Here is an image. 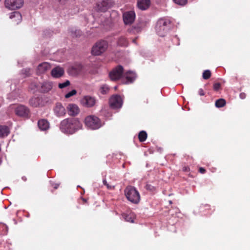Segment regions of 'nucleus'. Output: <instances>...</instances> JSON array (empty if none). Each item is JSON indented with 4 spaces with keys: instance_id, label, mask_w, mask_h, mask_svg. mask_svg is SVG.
I'll use <instances>...</instances> for the list:
<instances>
[{
    "instance_id": "1",
    "label": "nucleus",
    "mask_w": 250,
    "mask_h": 250,
    "mask_svg": "<svg viewBox=\"0 0 250 250\" xmlns=\"http://www.w3.org/2000/svg\"><path fill=\"white\" fill-rule=\"evenodd\" d=\"M82 125L76 118H66L62 120L60 125V129L63 133L72 134L81 129Z\"/></svg>"
},
{
    "instance_id": "2",
    "label": "nucleus",
    "mask_w": 250,
    "mask_h": 250,
    "mask_svg": "<svg viewBox=\"0 0 250 250\" xmlns=\"http://www.w3.org/2000/svg\"><path fill=\"white\" fill-rule=\"evenodd\" d=\"M170 24L169 20L161 19L157 22L155 30L157 34L160 37H164L168 31Z\"/></svg>"
},
{
    "instance_id": "3",
    "label": "nucleus",
    "mask_w": 250,
    "mask_h": 250,
    "mask_svg": "<svg viewBox=\"0 0 250 250\" xmlns=\"http://www.w3.org/2000/svg\"><path fill=\"white\" fill-rule=\"evenodd\" d=\"M125 194L126 198L133 203L137 204L140 201L139 193L133 187H127L125 190Z\"/></svg>"
},
{
    "instance_id": "4",
    "label": "nucleus",
    "mask_w": 250,
    "mask_h": 250,
    "mask_svg": "<svg viewBox=\"0 0 250 250\" xmlns=\"http://www.w3.org/2000/svg\"><path fill=\"white\" fill-rule=\"evenodd\" d=\"M108 43L105 41H100L97 42L93 46L92 54L95 56H98L104 53L107 49Z\"/></svg>"
},
{
    "instance_id": "5",
    "label": "nucleus",
    "mask_w": 250,
    "mask_h": 250,
    "mask_svg": "<svg viewBox=\"0 0 250 250\" xmlns=\"http://www.w3.org/2000/svg\"><path fill=\"white\" fill-rule=\"evenodd\" d=\"M85 125L92 129H96L101 126L100 119L93 115L87 116L85 119Z\"/></svg>"
},
{
    "instance_id": "6",
    "label": "nucleus",
    "mask_w": 250,
    "mask_h": 250,
    "mask_svg": "<svg viewBox=\"0 0 250 250\" xmlns=\"http://www.w3.org/2000/svg\"><path fill=\"white\" fill-rule=\"evenodd\" d=\"M15 113L17 116L25 119H29L31 116L29 108L22 104H19L15 108Z\"/></svg>"
},
{
    "instance_id": "7",
    "label": "nucleus",
    "mask_w": 250,
    "mask_h": 250,
    "mask_svg": "<svg viewBox=\"0 0 250 250\" xmlns=\"http://www.w3.org/2000/svg\"><path fill=\"white\" fill-rule=\"evenodd\" d=\"M83 70V65L80 63H75L67 69L68 74L72 76H77L81 74Z\"/></svg>"
},
{
    "instance_id": "8",
    "label": "nucleus",
    "mask_w": 250,
    "mask_h": 250,
    "mask_svg": "<svg viewBox=\"0 0 250 250\" xmlns=\"http://www.w3.org/2000/svg\"><path fill=\"white\" fill-rule=\"evenodd\" d=\"M109 103L110 106L113 109L120 108L123 103V98L119 95H113L109 99Z\"/></svg>"
},
{
    "instance_id": "9",
    "label": "nucleus",
    "mask_w": 250,
    "mask_h": 250,
    "mask_svg": "<svg viewBox=\"0 0 250 250\" xmlns=\"http://www.w3.org/2000/svg\"><path fill=\"white\" fill-rule=\"evenodd\" d=\"M113 4L112 0H102L101 2H98L96 4V10L99 12H104L111 8Z\"/></svg>"
},
{
    "instance_id": "10",
    "label": "nucleus",
    "mask_w": 250,
    "mask_h": 250,
    "mask_svg": "<svg viewBox=\"0 0 250 250\" xmlns=\"http://www.w3.org/2000/svg\"><path fill=\"white\" fill-rule=\"evenodd\" d=\"M23 4V0H5V5L6 8L15 10L21 8Z\"/></svg>"
},
{
    "instance_id": "11",
    "label": "nucleus",
    "mask_w": 250,
    "mask_h": 250,
    "mask_svg": "<svg viewBox=\"0 0 250 250\" xmlns=\"http://www.w3.org/2000/svg\"><path fill=\"white\" fill-rule=\"evenodd\" d=\"M123 67L121 65H118L109 73V77L111 80L116 81L119 80L123 75Z\"/></svg>"
},
{
    "instance_id": "12",
    "label": "nucleus",
    "mask_w": 250,
    "mask_h": 250,
    "mask_svg": "<svg viewBox=\"0 0 250 250\" xmlns=\"http://www.w3.org/2000/svg\"><path fill=\"white\" fill-rule=\"evenodd\" d=\"M135 13L134 11L125 12L123 14L124 22L125 25L131 24L135 19Z\"/></svg>"
},
{
    "instance_id": "13",
    "label": "nucleus",
    "mask_w": 250,
    "mask_h": 250,
    "mask_svg": "<svg viewBox=\"0 0 250 250\" xmlns=\"http://www.w3.org/2000/svg\"><path fill=\"white\" fill-rule=\"evenodd\" d=\"M81 103L83 106L87 107H90L95 105L96 100L93 97L86 96L81 100Z\"/></svg>"
},
{
    "instance_id": "14",
    "label": "nucleus",
    "mask_w": 250,
    "mask_h": 250,
    "mask_svg": "<svg viewBox=\"0 0 250 250\" xmlns=\"http://www.w3.org/2000/svg\"><path fill=\"white\" fill-rule=\"evenodd\" d=\"M55 114L59 117L63 116L66 114V110L61 103H57L54 108Z\"/></svg>"
},
{
    "instance_id": "15",
    "label": "nucleus",
    "mask_w": 250,
    "mask_h": 250,
    "mask_svg": "<svg viewBox=\"0 0 250 250\" xmlns=\"http://www.w3.org/2000/svg\"><path fill=\"white\" fill-rule=\"evenodd\" d=\"M51 67L50 63L47 62H43L38 66L37 72L39 74H43L50 70Z\"/></svg>"
},
{
    "instance_id": "16",
    "label": "nucleus",
    "mask_w": 250,
    "mask_h": 250,
    "mask_svg": "<svg viewBox=\"0 0 250 250\" xmlns=\"http://www.w3.org/2000/svg\"><path fill=\"white\" fill-rule=\"evenodd\" d=\"M64 73V69L62 67L59 66L54 68L51 72L52 76L55 78H59L62 77Z\"/></svg>"
},
{
    "instance_id": "17",
    "label": "nucleus",
    "mask_w": 250,
    "mask_h": 250,
    "mask_svg": "<svg viewBox=\"0 0 250 250\" xmlns=\"http://www.w3.org/2000/svg\"><path fill=\"white\" fill-rule=\"evenodd\" d=\"M150 5V0H138L137 6L142 10H146Z\"/></svg>"
},
{
    "instance_id": "18",
    "label": "nucleus",
    "mask_w": 250,
    "mask_h": 250,
    "mask_svg": "<svg viewBox=\"0 0 250 250\" xmlns=\"http://www.w3.org/2000/svg\"><path fill=\"white\" fill-rule=\"evenodd\" d=\"M68 114L70 116H74L79 113V108L78 106L74 104H69L67 107Z\"/></svg>"
},
{
    "instance_id": "19",
    "label": "nucleus",
    "mask_w": 250,
    "mask_h": 250,
    "mask_svg": "<svg viewBox=\"0 0 250 250\" xmlns=\"http://www.w3.org/2000/svg\"><path fill=\"white\" fill-rule=\"evenodd\" d=\"M52 88V83L51 82L46 81L41 83L40 91L42 93H46Z\"/></svg>"
},
{
    "instance_id": "20",
    "label": "nucleus",
    "mask_w": 250,
    "mask_h": 250,
    "mask_svg": "<svg viewBox=\"0 0 250 250\" xmlns=\"http://www.w3.org/2000/svg\"><path fill=\"white\" fill-rule=\"evenodd\" d=\"M38 125L39 128L42 130H46L49 126V123L45 119L39 120Z\"/></svg>"
},
{
    "instance_id": "21",
    "label": "nucleus",
    "mask_w": 250,
    "mask_h": 250,
    "mask_svg": "<svg viewBox=\"0 0 250 250\" xmlns=\"http://www.w3.org/2000/svg\"><path fill=\"white\" fill-rule=\"evenodd\" d=\"M124 76L128 83H132L136 78V74L132 71H127L125 74Z\"/></svg>"
},
{
    "instance_id": "22",
    "label": "nucleus",
    "mask_w": 250,
    "mask_h": 250,
    "mask_svg": "<svg viewBox=\"0 0 250 250\" xmlns=\"http://www.w3.org/2000/svg\"><path fill=\"white\" fill-rule=\"evenodd\" d=\"M41 99L39 97H33L29 101V104L35 107L39 106L40 104Z\"/></svg>"
},
{
    "instance_id": "23",
    "label": "nucleus",
    "mask_w": 250,
    "mask_h": 250,
    "mask_svg": "<svg viewBox=\"0 0 250 250\" xmlns=\"http://www.w3.org/2000/svg\"><path fill=\"white\" fill-rule=\"evenodd\" d=\"M9 132V129L7 126L0 125V138L7 136Z\"/></svg>"
},
{
    "instance_id": "24",
    "label": "nucleus",
    "mask_w": 250,
    "mask_h": 250,
    "mask_svg": "<svg viewBox=\"0 0 250 250\" xmlns=\"http://www.w3.org/2000/svg\"><path fill=\"white\" fill-rule=\"evenodd\" d=\"M118 45L122 47H127L129 42L126 38L125 37H120L117 41Z\"/></svg>"
},
{
    "instance_id": "25",
    "label": "nucleus",
    "mask_w": 250,
    "mask_h": 250,
    "mask_svg": "<svg viewBox=\"0 0 250 250\" xmlns=\"http://www.w3.org/2000/svg\"><path fill=\"white\" fill-rule=\"evenodd\" d=\"M109 87L107 84H103L100 86L99 91L102 94L105 95L109 93Z\"/></svg>"
},
{
    "instance_id": "26",
    "label": "nucleus",
    "mask_w": 250,
    "mask_h": 250,
    "mask_svg": "<svg viewBox=\"0 0 250 250\" xmlns=\"http://www.w3.org/2000/svg\"><path fill=\"white\" fill-rule=\"evenodd\" d=\"M226 104V102L224 99H219L216 101L215 105L216 107L220 108L224 106Z\"/></svg>"
},
{
    "instance_id": "27",
    "label": "nucleus",
    "mask_w": 250,
    "mask_h": 250,
    "mask_svg": "<svg viewBox=\"0 0 250 250\" xmlns=\"http://www.w3.org/2000/svg\"><path fill=\"white\" fill-rule=\"evenodd\" d=\"M147 133L145 131H141L139 132L138 135V138L141 142L145 141L147 138Z\"/></svg>"
},
{
    "instance_id": "28",
    "label": "nucleus",
    "mask_w": 250,
    "mask_h": 250,
    "mask_svg": "<svg viewBox=\"0 0 250 250\" xmlns=\"http://www.w3.org/2000/svg\"><path fill=\"white\" fill-rule=\"evenodd\" d=\"M123 217L124 218V219L128 222L133 223L134 222V218L132 217V215L131 214H127L126 213H123L122 214Z\"/></svg>"
},
{
    "instance_id": "29",
    "label": "nucleus",
    "mask_w": 250,
    "mask_h": 250,
    "mask_svg": "<svg viewBox=\"0 0 250 250\" xmlns=\"http://www.w3.org/2000/svg\"><path fill=\"white\" fill-rule=\"evenodd\" d=\"M58 3L59 6L61 8H65L68 2V0H56Z\"/></svg>"
},
{
    "instance_id": "30",
    "label": "nucleus",
    "mask_w": 250,
    "mask_h": 250,
    "mask_svg": "<svg viewBox=\"0 0 250 250\" xmlns=\"http://www.w3.org/2000/svg\"><path fill=\"white\" fill-rule=\"evenodd\" d=\"M16 18L18 20V22H20L21 20V15L19 12H14L12 13L10 16V18L12 19Z\"/></svg>"
},
{
    "instance_id": "31",
    "label": "nucleus",
    "mask_w": 250,
    "mask_h": 250,
    "mask_svg": "<svg viewBox=\"0 0 250 250\" xmlns=\"http://www.w3.org/2000/svg\"><path fill=\"white\" fill-rule=\"evenodd\" d=\"M211 71L209 70H205L203 73V78L205 80H208L211 77Z\"/></svg>"
},
{
    "instance_id": "32",
    "label": "nucleus",
    "mask_w": 250,
    "mask_h": 250,
    "mask_svg": "<svg viewBox=\"0 0 250 250\" xmlns=\"http://www.w3.org/2000/svg\"><path fill=\"white\" fill-rule=\"evenodd\" d=\"M70 84V82L68 80L66 81L65 82L63 83H60L58 85V87L60 88H63L64 87H67V86L69 85Z\"/></svg>"
},
{
    "instance_id": "33",
    "label": "nucleus",
    "mask_w": 250,
    "mask_h": 250,
    "mask_svg": "<svg viewBox=\"0 0 250 250\" xmlns=\"http://www.w3.org/2000/svg\"><path fill=\"white\" fill-rule=\"evenodd\" d=\"M139 29L136 27H132L127 29V32L132 34H135L136 32H138Z\"/></svg>"
},
{
    "instance_id": "34",
    "label": "nucleus",
    "mask_w": 250,
    "mask_h": 250,
    "mask_svg": "<svg viewBox=\"0 0 250 250\" xmlns=\"http://www.w3.org/2000/svg\"><path fill=\"white\" fill-rule=\"evenodd\" d=\"M76 93H77V91L75 89H73V90H71V91L69 92L68 93H67L65 95V98H69L75 95V94H76Z\"/></svg>"
},
{
    "instance_id": "35",
    "label": "nucleus",
    "mask_w": 250,
    "mask_h": 250,
    "mask_svg": "<svg viewBox=\"0 0 250 250\" xmlns=\"http://www.w3.org/2000/svg\"><path fill=\"white\" fill-rule=\"evenodd\" d=\"M173 1L179 4V5H183L184 4H186V2H187V0H173Z\"/></svg>"
},
{
    "instance_id": "36",
    "label": "nucleus",
    "mask_w": 250,
    "mask_h": 250,
    "mask_svg": "<svg viewBox=\"0 0 250 250\" xmlns=\"http://www.w3.org/2000/svg\"><path fill=\"white\" fill-rule=\"evenodd\" d=\"M81 31L79 30H76L74 32H72V34L73 37H79L81 35Z\"/></svg>"
},
{
    "instance_id": "37",
    "label": "nucleus",
    "mask_w": 250,
    "mask_h": 250,
    "mask_svg": "<svg viewBox=\"0 0 250 250\" xmlns=\"http://www.w3.org/2000/svg\"><path fill=\"white\" fill-rule=\"evenodd\" d=\"M221 87L220 83H215L213 84V89L215 91H218Z\"/></svg>"
},
{
    "instance_id": "38",
    "label": "nucleus",
    "mask_w": 250,
    "mask_h": 250,
    "mask_svg": "<svg viewBox=\"0 0 250 250\" xmlns=\"http://www.w3.org/2000/svg\"><path fill=\"white\" fill-rule=\"evenodd\" d=\"M146 189L150 190V191H153L155 190L154 187H153L152 185H149V184H147L146 185Z\"/></svg>"
},
{
    "instance_id": "39",
    "label": "nucleus",
    "mask_w": 250,
    "mask_h": 250,
    "mask_svg": "<svg viewBox=\"0 0 250 250\" xmlns=\"http://www.w3.org/2000/svg\"><path fill=\"white\" fill-rule=\"evenodd\" d=\"M239 97L241 99H244L246 97V94L244 92H242L240 94Z\"/></svg>"
},
{
    "instance_id": "40",
    "label": "nucleus",
    "mask_w": 250,
    "mask_h": 250,
    "mask_svg": "<svg viewBox=\"0 0 250 250\" xmlns=\"http://www.w3.org/2000/svg\"><path fill=\"white\" fill-rule=\"evenodd\" d=\"M199 171L201 173L204 174V173H205L206 172V169L204 167H201L199 169Z\"/></svg>"
},
{
    "instance_id": "41",
    "label": "nucleus",
    "mask_w": 250,
    "mask_h": 250,
    "mask_svg": "<svg viewBox=\"0 0 250 250\" xmlns=\"http://www.w3.org/2000/svg\"><path fill=\"white\" fill-rule=\"evenodd\" d=\"M199 94L200 95V96H204L205 95V93H204V91L203 90V89H200L199 90Z\"/></svg>"
},
{
    "instance_id": "42",
    "label": "nucleus",
    "mask_w": 250,
    "mask_h": 250,
    "mask_svg": "<svg viewBox=\"0 0 250 250\" xmlns=\"http://www.w3.org/2000/svg\"><path fill=\"white\" fill-rule=\"evenodd\" d=\"M183 170L185 172H188L189 171V167H184L183 168Z\"/></svg>"
},
{
    "instance_id": "43",
    "label": "nucleus",
    "mask_w": 250,
    "mask_h": 250,
    "mask_svg": "<svg viewBox=\"0 0 250 250\" xmlns=\"http://www.w3.org/2000/svg\"><path fill=\"white\" fill-rule=\"evenodd\" d=\"M136 40H137V38L134 39L132 41V42L135 43V44H137V42H136Z\"/></svg>"
},
{
    "instance_id": "44",
    "label": "nucleus",
    "mask_w": 250,
    "mask_h": 250,
    "mask_svg": "<svg viewBox=\"0 0 250 250\" xmlns=\"http://www.w3.org/2000/svg\"><path fill=\"white\" fill-rule=\"evenodd\" d=\"M107 188H108V189H112V186H109L108 184H107Z\"/></svg>"
},
{
    "instance_id": "45",
    "label": "nucleus",
    "mask_w": 250,
    "mask_h": 250,
    "mask_svg": "<svg viewBox=\"0 0 250 250\" xmlns=\"http://www.w3.org/2000/svg\"><path fill=\"white\" fill-rule=\"evenodd\" d=\"M103 183H104V185L105 186H107V184H108L107 182L105 180H104Z\"/></svg>"
},
{
    "instance_id": "46",
    "label": "nucleus",
    "mask_w": 250,
    "mask_h": 250,
    "mask_svg": "<svg viewBox=\"0 0 250 250\" xmlns=\"http://www.w3.org/2000/svg\"><path fill=\"white\" fill-rule=\"evenodd\" d=\"M54 188H57V186H55V187H54Z\"/></svg>"
},
{
    "instance_id": "47",
    "label": "nucleus",
    "mask_w": 250,
    "mask_h": 250,
    "mask_svg": "<svg viewBox=\"0 0 250 250\" xmlns=\"http://www.w3.org/2000/svg\"><path fill=\"white\" fill-rule=\"evenodd\" d=\"M115 89H117V87H116V86H115Z\"/></svg>"
}]
</instances>
